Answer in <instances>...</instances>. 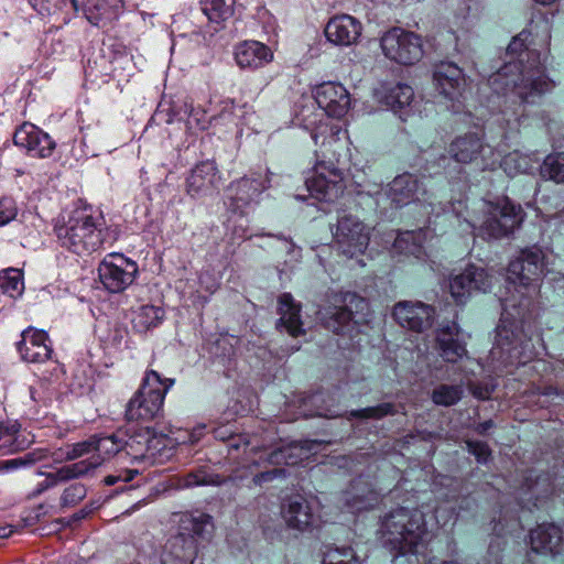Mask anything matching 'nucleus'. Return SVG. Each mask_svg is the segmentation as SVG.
I'll return each mask as SVG.
<instances>
[{"label": "nucleus", "instance_id": "f8f14e48", "mask_svg": "<svg viewBox=\"0 0 564 564\" xmlns=\"http://www.w3.org/2000/svg\"><path fill=\"white\" fill-rule=\"evenodd\" d=\"M17 350L21 359L30 364H45L52 366L50 376L42 373V379L52 382V377L58 378L62 373L59 365L52 360L53 348L48 335L44 330L28 327L21 334V340L17 344Z\"/></svg>", "mask_w": 564, "mask_h": 564}, {"label": "nucleus", "instance_id": "72a5a7b5", "mask_svg": "<svg viewBox=\"0 0 564 564\" xmlns=\"http://www.w3.org/2000/svg\"><path fill=\"white\" fill-rule=\"evenodd\" d=\"M377 96L381 104L398 112L411 105L414 98V90L405 83H383Z\"/></svg>", "mask_w": 564, "mask_h": 564}, {"label": "nucleus", "instance_id": "052dcab7", "mask_svg": "<svg viewBox=\"0 0 564 564\" xmlns=\"http://www.w3.org/2000/svg\"><path fill=\"white\" fill-rule=\"evenodd\" d=\"M435 517L437 521H442L445 525L449 520L455 519L456 513L452 507L438 506L435 509Z\"/></svg>", "mask_w": 564, "mask_h": 564}, {"label": "nucleus", "instance_id": "13d9d810", "mask_svg": "<svg viewBox=\"0 0 564 564\" xmlns=\"http://www.w3.org/2000/svg\"><path fill=\"white\" fill-rule=\"evenodd\" d=\"M469 452L476 456L478 462H486L490 455L487 444L481 442H468Z\"/></svg>", "mask_w": 564, "mask_h": 564}, {"label": "nucleus", "instance_id": "20e7f679", "mask_svg": "<svg viewBox=\"0 0 564 564\" xmlns=\"http://www.w3.org/2000/svg\"><path fill=\"white\" fill-rule=\"evenodd\" d=\"M312 132L315 145L319 144L323 159H317L311 175L305 178L306 189L312 197L319 202H334L344 191V173L339 166V159L332 143L339 140L341 129L338 126H324Z\"/></svg>", "mask_w": 564, "mask_h": 564}, {"label": "nucleus", "instance_id": "bf43d9fd", "mask_svg": "<svg viewBox=\"0 0 564 564\" xmlns=\"http://www.w3.org/2000/svg\"><path fill=\"white\" fill-rule=\"evenodd\" d=\"M214 484L212 476L206 475L203 471L196 474H189L185 479V486H200V485H209Z\"/></svg>", "mask_w": 564, "mask_h": 564}, {"label": "nucleus", "instance_id": "cd10ccee", "mask_svg": "<svg viewBox=\"0 0 564 564\" xmlns=\"http://www.w3.org/2000/svg\"><path fill=\"white\" fill-rule=\"evenodd\" d=\"M301 310V304L294 301L291 293H282L278 299L280 318L276 322V328H284L294 338L304 335Z\"/></svg>", "mask_w": 564, "mask_h": 564}, {"label": "nucleus", "instance_id": "a878e982", "mask_svg": "<svg viewBox=\"0 0 564 564\" xmlns=\"http://www.w3.org/2000/svg\"><path fill=\"white\" fill-rule=\"evenodd\" d=\"M420 189V182L416 175L402 173L395 176L383 189L386 200H389L390 209H399L409 205L415 199Z\"/></svg>", "mask_w": 564, "mask_h": 564}, {"label": "nucleus", "instance_id": "c03bdc74", "mask_svg": "<svg viewBox=\"0 0 564 564\" xmlns=\"http://www.w3.org/2000/svg\"><path fill=\"white\" fill-rule=\"evenodd\" d=\"M100 52L102 62H108L112 65V68L110 69L112 72H117L119 68L124 69L126 64L130 63L132 59L131 56L123 51L116 52L113 56L107 55L108 53L110 54V45H107L106 43H102Z\"/></svg>", "mask_w": 564, "mask_h": 564}, {"label": "nucleus", "instance_id": "ea45409f", "mask_svg": "<svg viewBox=\"0 0 564 564\" xmlns=\"http://www.w3.org/2000/svg\"><path fill=\"white\" fill-rule=\"evenodd\" d=\"M540 173L544 178L564 184V153L557 152L546 155Z\"/></svg>", "mask_w": 564, "mask_h": 564}, {"label": "nucleus", "instance_id": "6ab92c4d", "mask_svg": "<svg viewBox=\"0 0 564 564\" xmlns=\"http://www.w3.org/2000/svg\"><path fill=\"white\" fill-rule=\"evenodd\" d=\"M543 260L541 251L524 249L520 257L512 260L507 269V281L514 288H529L543 274Z\"/></svg>", "mask_w": 564, "mask_h": 564}, {"label": "nucleus", "instance_id": "393cba45", "mask_svg": "<svg viewBox=\"0 0 564 564\" xmlns=\"http://www.w3.org/2000/svg\"><path fill=\"white\" fill-rule=\"evenodd\" d=\"M362 25L349 14H338L329 19L324 33L328 42L337 46H350L360 37Z\"/></svg>", "mask_w": 564, "mask_h": 564}, {"label": "nucleus", "instance_id": "4be33fe9", "mask_svg": "<svg viewBox=\"0 0 564 564\" xmlns=\"http://www.w3.org/2000/svg\"><path fill=\"white\" fill-rule=\"evenodd\" d=\"M220 172L214 160L200 161L186 177V193L193 198L212 195L218 189Z\"/></svg>", "mask_w": 564, "mask_h": 564}, {"label": "nucleus", "instance_id": "680f3d73", "mask_svg": "<svg viewBox=\"0 0 564 564\" xmlns=\"http://www.w3.org/2000/svg\"><path fill=\"white\" fill-rule=\"evenodd\" d=\"M284 474L283 469L274 468L272 470L263 471L253 477V481L257 485H261L267 481H271L278 476H281Z\"/></svg>", "mask_w": 564, "mask_h": 564}, {"label": "nucleus", "instance_id": "bb28decb", "mask_svg": "<svg viewBox=\"0 0 564 564\" xmlns=\"http://www.w3.org/2000/svg\"><path fill=\"white\" fill-rule=\"evenodd\" d=\"M93 466L95 465L91 462H75L63 465L54 471L45 473V478L36 484L32 492L29 494V497L35 498L59 484L84 478Z\"/></svg>", "mask_w": 564, "mask_h": 564}, {"label": "nucleus", "instance_id": "c756f323", "mask_svg": "<svg viewBox=\"0 0 564 564\" xmlns=\"http://www.w3.org/2000/svg\"><path fill=\"white\" fill-rule=\"evenodd\" d=\"M282 517L289 528L304 531L314 521L310 502L302 496L288 498L282 506Z\"/></svg>", "mask_w": 564, "mask_h": 564}, {"label": "nucleus", "instance_id": "774afa93", "mask_svg": "<svg viewBox=\"0 0 564 564\" xmlns=\"http://www.w3.org/2000/svg\"><path fill=\"white\" fill-rule=\"evenodd\" d=\"M13 527L12 525H2L0 527V539H7L11 536L13 533Z\"/></svg>", "mask_w": 564, "mask_h": 564}, {"label": "nucleus", "instance_id": "c85d7f7f", "mask_svg": "<svg viewBox=\"0 0 564 564\" xmlns=\"http://www.w3.org/2000/svg\"><path fill=\"white\" fill-rule=\"evenodd\" d=\"M272 58L270 47L259 41H245L235 50V59L241 68L257 69L270 63Z\"/></svg>", "mask_w": 564, "mask_h": 564}, {"label": "nucleus", "instance_id": "6e6d98bb", "mask_svg": "<svg viewBox=\"0 0 564 564\" xmlns=\"http://www.w3.org/2000/svg\"><path fill=\"white\" fill-rule=\"evenodd\" d=\"M139 474L138 469H126L118 475H109L105 477L104 482L107 486H113L118 481L129 482Z\"/></svg>", "mask_w": 564, "mask_h": 564}, {"label": "nucleus", "instance_id": "58836bf2", "mask_svg": "<svg viewBox=\"0 0 564 564\" xmlns=\"http://www.w3.org/2000/svg\"><path fill=\"white\" fill-rule=\"evenodd\" d=\"M0 290L11 299H18L24 291L23 274L21 270L8 269L0 276Z\"/></svg>", "mask_w": 564, "mask_h": 564}, {"label": "nucleus", "instance_id": "864d4df0", "mask_svg": "<svg viewBox=\"0 0 564 564\" xmlns=\"http://www.w3.org/2000/svg\"><path fill=\"white\" fill-rule=\"evenodd\" d=\"M151 383H159L162 388H171L175 383V379L162 378L161 375L154 370H148L143 377V388H149Z\"/></svg>", "mask_w": 564, "mask_h": 564}, {"label": "nucleus", "instance_id": "603ef678", "mask_svg": "<svg viewBox=\"0 0 564 564\" xmlns=\"http://www.w3.org/2000/svg\"><path fill=\"white\" fill-rule=\"evenodd\" d=\"M29 3L42 17L51 15L58 9V0H29Z\"/></svg>", "mask_w": 564, "mask_h": 564}, {"label": "nucleus", "instance_id": "dca6fc26", "mask_svg": "<svg viewBox=\"0 0 564 564\" xmlns=\"http://www.w3.org/2000/svg\"><path fill=\"white\" fill-rule=\"evenodd\" d=\"M186 117V123L188 129H195L198 131L207 130L215 117L208 116L207 111L200 107L188 106L185 104L184 108L176 107L174 104L161 100L154 111L153 116L148 122V126L152 123H172L175 120H183Z\"/></svg>", "mask_w": 564, "mask_h": 564}, {"label": "nucleus", "instance_id": "f03ea898", "mask_svg": "<svg viewBox=\"0 0 564 564\" xmlns=\"http://www.w3.org/2000/svg\"><path fill=\"white\" fill-rule=\"evenodd\" d=\"M525 303H529V299L523 296L518 304L511 303L509 299L501 302L502 325L497 327L490 356L494 360H499L505 368L525 366L539 355L538 346L544 348L541 329L529 335L525 332Z\"/></svg>", "mask_w": 564, "mask_h": 564}, {"label": "nucleus", "instance_id": "69168bd1", "mask_svg": "<svg viewBox=\"0 0 564 564\" xmlns=\"http://www.w3.org/2000/svg\"><path fill=\"white\" fill-rule=\"evenodd\" d=\"M204 429H205V426L202 425V426H197V427H195L193 430V432L189 435L191 444H195V443H197L202 438L203 433H204Z\"/></svg>", "mask_w": 564, "mask_h": 564}, {"label": "nucleus", "instance_id": "2eb2a0df", "mask_svg": "<svg viewBox=\"0 0 564 564\" xmlns=\"http://www.w3.org/2000/svg\"><path fill=\"white\" fill-rule=\"evenodd\" d=\"M138 273V264L122 254H108L98 267L99 280L105 289L111 293L126 290Z\"/></svg>", "mask_w": 564, "mask_h": 564}, {"label": "nucleus", "instance_id": "e433bc0d", "mask_svg": "<svg viewBox=\"0 0 564 564\" xmlns=\"http://www.w3.org/2000/svg\"><path fill=\"white\" fill-rule=\"evenodd\" d=\"M495 155L497 158V167H501L509 177L528 174L532 169L530 158L517 150L503 156L495 150Z\"/></svg>", "mask_w": 564, "mask_h": 564}, {"label": "nucleus", "instance_id": "338daca9", "mask_svg": "<svg viewBox=\"0 0 564 564\" xmlns=\"http://www.w3.org/2000/svg\"><path fill=\"white\" fill-rule=\"evenodd\" d=\"M141 501H137L129 509L121 512L116 519H124L129 517L132 512L139 510Z\"/></svg>", "mask_w": 564, "mask_h": 564}, {"label": "nucleus", "instance_id": "f704fd0d", "mask_svg": "<svg viewBox=\"0 0 564 564\" xmlns=\"http://www.w3.org/2000/svg\"><path fill=\"white\" fill-rule=\"evenodd\" d=\"M424 239L425 232L423 229L401 231L397 235L392 248L398 254L423 260L426 256Z\"/></svg>", "mask_w": 564, "mask_h": 564}, {"label": "nucleus", "instance_id": "49530a36", "mask_svg": "<svg viewBox=\"0 0 564 564\" xmlns=\"http://www.w3.org/2000/svg\"><path fill=\"white\" fill-rule=\"evenodd\" d=\"M35 454L28 453L22 457L0 460V474H6L22 467L31 466L35 463Z\"/></svg>", "mask_w": 564, "mask_h": 564}, {"label": "nucleus", "instance_id": "1a4fd4ad", "mask_svg": "<svg viewBox=\"0 0 564 564\" xmlns=\"http://www.w3.org/2000/svg\"><path fill=\"white\" fill-rule=\"evenodd\" d=\"M485 205L487 207L486 218L481 225L476 226L466 219L474 238L478 236L485 240H490L509 237L523 221L522 207L512 203L508 197L495 203L485 202Z\"/></svg>", "mask_w": 564, "mask_h": 564}, {"label": "nucleus", "instance_id": "7c9ffc66", "mask_svg": "<svg viewBox=\"0 0 564 564\" xmlns=\"http://www.w3.org/2000/svg\"><path fill=\"white\" fill-rule=\"evenodd\" d=\"M531 550L544 555H556L562 550V531L554 524H541L530 532Z\"/></svg>", "mask_w": 564, "mask_h": 564}, {"label": "nucleus", "instance_id": "2f4dec72", "mask_svg": "<svg viewBox=\"0 0 564 564\" xmlns=\"http://www.w3.org/2000/svg\"><path fill=\"white\" fill-rule=\"evenodd\" d=\"M33 442V436L21 430L15 420H0V452L13 454L25 449Z\"/></svg>", "mask_w": 564, "mask_h": 564}, {"label": "nucleus", "instance_id": "aec40b11", "mask_svg": "<svg viewBox=\"0 0 564 564\" xmlns=\"http://www.w3.org/2000/svg\"><path fill=\"white\" fill-rule=\"evenodd\" d=\"M392 316L401 327L423 333L432 327L436 310L433 305L423 302L403 301L394 305Z\"/></svg>", "mask_w": 564, "mask_h": 564}, {"label": "nucleus", "instance_id": "3c124183", "mask_svg": "<svg viewBox=\"0 0 564 564\" xmlns=\"http://www.w3.org/2000/svg\"><path fill=\"white\" fill-rule=\"evenodd\" d=\"M432 399L440 405H452L460 399L459 390H433Z\"/></svg>", "mask_w": 564, "mask_h": 564}, {"label": "nucleus", "instance_id": "9b49d317", "mask_svg": "<svg viewBox=\"0 0 564 564\" xmlns=\"http://www.w3.org/2000/svg\"><path fill=\"white\" fill-rule=\"evenodd\" d=\"M380 46L387 58L400 65H414L424 54L422 37L402 28H391L380 40Z\"/></svg>", "mask_w": 564, "mask_h": 564}, {"label": "nucleus", "instance_id": "5fc2aeb1", "mask_svg": "<svg viewBox=\"0 0 564 564\" xmlns=\"http://www.w3.org/2000/svg\"><path fill=\"white\" fill-rule=\"evenodd\" d=\"M198 282L200 288L209 294H214L220 286L218 279L209 272L202 273L198 278Z\"/></svg>", "mask_w": 564, "mask_h": 564}, {"label": "nucleus", "instance_id": "4c0bfd02", "mask_svg": "<svg viewBox=\"0 0 564 564\" xmlns=\"http://www.w3.org/2000/svg\"><path fill=\"white\" fill-rule=\"evenodd\" d=\"M145 436L147 448L145 454H143V462L150 460L151 463H155L169 457V438L163 433H156L150 429H147V431L143 432V437Z\"/></svg>", "mask_w": 564, "mask_h": 564}, {"label": "nucleus", "instance_id": "a211bd4d", "mask_svg": "<svg viewBox=\"0 0 564 564\" xmlns=\"http://www.w3.org/2000/svg\"><path fill=\"white\" fill-rule=\"evenodd\" d=\"M335 237L340 252L348 258L364 254L370 241L364 223L351 216L338 219Z\"/></svg>", "mask_w": 564, "mask_h": 564}, {"label": "nucleus", "instance_id": "f3484780", "mask_svg": "<svg viewBox=\"0 0 564 564\" xmlns=\"http://www.w3.org/2000/svg\"><path fill=\"white\" fill-rule=\"evenodd\" d=\"M490 289L491 275L475 264H468L449 282V292L457 305H465L474 293H487Z\"/></svg>", "mask_w": 564, "mask_h": 564}, {"label": "nucleus", "instance_id": "e2e57ef3", "mask_svg": "<svg viewBox=\"0 0 564 564\" xmlns=\"http://www.w3.org/2000/svg\"><path fill=\"white\" fill-rule=\"evenodd\" d=\"M127 558H120L118 564H141L140 551L137 546H127Z\"/></svg>", "mask_w": 564, "mask_h": 564}, {"label": "nucleus", "instance_id": "79ce46f5", "mask_svg": "<svg viewBox=\"0 0 564 564\" xmlns=\"http://www.w3.org/2000/svg\"><path fill=\"white\" fill-rule=\"evenodd\" d=\"M87 495V488L82 482H73L67 486L61 497H59V506L61 508H72L78 505Z\"/></svg>", "mask_w": 564, "mask_h": 564}, {"label": "nucleus", "instance_id": "b1692460", "mask_svg": "<svg viewBox=\"0 0 564 564\" xmlns=\"http://www.w3.org/2000/svg\"><path fill=\"white\" fill-rule=\"evenodd\" d=\"M458 314L454 313L453 319L444 321L436 329V346L441 356L448 362H455L466 354L465 343L460 339V327L457 323Z\"/></svg>", "mask_w": 564, "mask_h": 564}, {"label": "nucleus", "instance_id": "412c9836", "mask_svg": "<svg viewBox=\"0 0 564 564\" xmlns=\"http://www.w3.org/2000/svg\"><path fill=\"white\" fill-rule=\"evenodd\" d=\"M13 142L34 158H48L56 147L48 133L31 122H23L15 129Z\"/></svg>", "mask_w": 564, "mask_h": 564}, {"label": "nucleus", "instance_id": "5701e85b", "mask_svg": "<svg viewBox=\"0 0 564 564\" xmlns=\"http://www.w3.org/2000/svg\"><path fill=\"white\" fill-rule=\"evenodd\" d=\"M314 98L318 107L332 118L344 117L350 105L348 90L344 85L334 82L317 85L314 89Z\"/></svg>", "mask_w": 564, "mask_h": 564}, {"label": "nucleus", "instance_id": "9d476101", "mask_svg": "<svg viewBox=\"0 0 564 564\" xmlns=\"http://www.w3.org/2000/svg\"><path fill=\"white\" fill-rule=\"evenodd\" d=\"M343 302V306H334L326 312L324 325L334 334L348 336L355 343L360 326L369 322L370 304L355 292L345 293Z\"/></svg>", "mask_w": 564, "mask_h": 564}, {"label": "nucleus", "instance_id": "09e8293b", "mask_svg": "<svg viewBox=\"0 0 564 564\" xmlns=\"http://www.w3.org/2000/svg\"><path fill=\"white\" fill-rule=\"evenodd\" d=\"M166 390H150L147 402L151 403L147 408L150 417H156L162 409Z\"/></svg>", "mask_w": 564, "mask_h": 564}, {"label": "nucleus", "instance_id": "4468645a", "mask_svg": "<svg viewBox=\"0 0 564 564\" xmlns=\"http://www.w3.org/2000/svg\"><path fill=\"white\" fill-rule=\"evenodd\" d=\"M432 84L437 96L446 101L462 104L460 98L465 93L467 79L463 68L457 64L441 61L433 66Z\"/></svg>", "mask_w": 564, "mask_h": 564}, {"label": "nucleus", "instance_id": "7ed1b4c3", "mask_svg": "<svg viewBox=\"0 0 564 564\" xmlns=\"http://www.w3.org/2000/svg\"><path fill=\"white\" fill-rule=\"evenodd\" d=\"M446 151L448 155H440L429 171L433 175L444 177L448 184L468 183L466 164H475L482 171L497 169L495 149L476 132L457 135Z\"/></svg>", "mask_w": 564, "mask_h": 564}, {"label": "nucleus", "instance_id": "a18cd8bd", "mask_svg": "<svg viewBox=\"0 0 564 564\" xmlns=\"http://www.w3.org/2000/svg\"><path fill=\"white\" fill-rule=\"evenodd\" d=\"M18 215V205L13 197L2 196L0 198V226L12 221Z\"/></svg>", "mask_w": 564, "mask_h": 564}, {"label": "nucleus", "instance_id": "423d86ee", "mask_svg": "<svg viewBox=\"0 0 564 564\" xmlns=\"http://www.w3.org/2000/svg\"><path fill=\"white\" fill-rule=\"evenodd\" d=\"M104 226L101 217H94L87 209H77L63 225L55 226V232L64 248L76 254H86L96 251L104 243Z\"/></svg>", "mask_w": 564, "mask_h": 564}, {"label": "nucleus", "instance_id": "8fccbe9b", "mask_svg": "<svg viewBox=\"0 0 564 564\" xmlns=\"http://www.w3.org/2000/svg\"><path fill=\"white\" fill-rule=\"evenodd\" d=\"M345 500H346L347 506L351 510V512H360L362 510L370 509V508H372V506L376 502V498L372 497V496H366V497L354 496V497H350L349 495H347Z\"/></svg>", "mask_w": 564, "mask_h": 564}, {"label": "nucleus", "instance_id": "de8ad7c7", "mask_svg": "<svg viewBox=\"0 0 564 564\" xmlns=\"http://www.w3.org/2000/svg\"><path fill=\"white\" fill-rule=\"evenodd\" d=\"M165 312L162 307L143 305V326L149 329L162 323Z\"/></svg>", "mask_w": 564, "mask_h": 564}, {"label": "nucleus", "instance_id": "0e129e2a", "mask_svg": "<svg viewBox=\"0 0 564 564\" xmlns=\"http://www.w3.org/2000/svg\"><path fill=\"white\" fill-rule=\"evenodd\" d=\"M83 0H58V9L63 10L70 7L75 12H78Z\"/></svg>", "mask_w": 564, "mask_h": 564}, {"label": "nucleus", "instance_id": "a19ab883", "mask_svg": "<svg viewBox=\"0 0 564 564\" xmlns=\"http://www.w3.org/2000/svg\"><path fill=\"white\" fill-rule=\"evenodd\" d=\"M63 454V460L65 462H74L85 459L84 457H89L95 452V443L94 435L89 436L87 440L68 444L64 448H61Z\"/></svg>", "mask_w": 564, "mask_h": 564}, {"label": "nucleus", "instance_id": "ddd939ff", "mask_svg": "<svg viewBox=\"0 0 564 564\" xmlns=\"http://www.w3.org/2000/svg\"><path fill=\"white\" fill-rule=\"evenodd\" d=\"M268 169L263 172L251 171L239 180L232 181L227 189L229 210L243 216L245 209L253 203H258L261 194L270 186L271 178Z\"/></svg>", "mask_w": 564, "mask_h": 564}, {"label": "nucleus", "instance_id": "39448f33", "mask_svg": "<svg viewBox=\"0 0 564 564\" xmlns=\"http://www.w3.org/2000/svg\"><path fill=\"white\" fill-rule=\"evenodd\" d=\"M378 533L386 546L400 553L417 552L429 534L423 512L409 508L388 512L381 520Z\"/></svg>", "mask_w": 564, "mask_h": 564}, {"label": "nucleus", "instance_id": "37998d69", "mask_svg": "<svg viewBox=\"0 0 564 564\" xmlns=\"http://www.w3.org/2000/svg\"><path fill=\"white\" fill-rule=\"evenodd\" d=\"M323 564H359L350 547L329 550L324 557Z\"/></svg>", "mask_w": 564, "mask_h": 564}, {"label": "nucleus", "instance_id": "f257e3e1", "mask_svg": "<svg viewBox=\"0 0 564 564\" xmlns=\"http://www.w3.org/2000/svg\"><path fill=\"white\" fill-rule=\"evenodd\" d=\"M549 39L547 34L543 43H538L530 30H522L507 47L510 61L488 78L491 90L488 101L498 106V111L492 112L490 119L500 126L502 139L528 127L530 116L527 107L540 105L555 86L547 74V56L542 58V50Z\"/></svg>", "mask_w": 564, "mask_h": 564}, {"label": "nucleus", "instance_id": "4d7b16f0", "mask_svg": "<svg viewBox=\"0 0 564 564\" xmlns=\"http://www.w3.org/2000/svg\"><path fill=\"white\" fill-rule=\"evenodd\" d=\"M94 509L95 508L93 506H85L80 510H78L77 512L72 514L68 519L61 518V519H57L56 522L61 523L63 525H72L75 522H79V521L86 519L89 514L93 513Z\"/></svg>", "mask_w": 564, "mask_h": 564}, {"label": "nucleus", "instance_id": "c9c22d12", "mask_svg": "<svg viewBox=\"0 0 564 564\" xmlns=\"http://www.w3.org/2000/svg\"><path fill=\"white\" fill-rule=\"evenodd\" d=\"M236 0H200L202 12L207 18L208 23L213 25L214 31L225 28V23L232 18L235 13Z\"/></svg>", "mask_w": 564, "mask_h": 564}, {"label": "nucleus", "instance_id": "6e6552de", "mask_svg": "<svg viewBox=\"0 0 564 564\" xmlns=\"http://www.w3.org/2000/svg\"><path fill=\"white\" fill-rule=\"evenodd\" d=\"M213 527V518L206 513L184 514L178 533L164 546L162 564H192L196 555V538H205Z\"/></svg>", "mask_w": 564, "mask_h": 564}, {"label": "nucleus", "instance_id": "473e14b6", "mask_svg": "<svg viewBox=\"0 0 564 564\" xmlns=\"http://www.w3.org/2000/svg\"><path fill=\"white\" fill-rule=\"evenodd\" d=\"M121 8V0H86L83 6L87 21L98 28L116 20Z\"/></svg>", "mask_w": 564, "mask_h": 564}, {"label": "nucleus", "instance_id": "0eeeda50", "mask_svg": "<svg viewBox=\"0 0 564 564\" xmlns=\"http://www.w3.org/2000/svg\"><path fill=\"white\" fill-rule=\"evenodd\" d=\"M127 424L111 435H94L95 452L91 456L80 462H91L93 466L87 476L93 474L106 459H109L123 448L133 449L140 444L139 419L141 417V390H135L134 397L129 401L126 409Z\"/></svg>", "mask_w": 564, "mask_h": 564}]
</instances>
